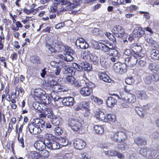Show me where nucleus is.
I'll list each match as a JSON object with an SVG mask.
<instances>
[{
	"instance_id": "obj_20",
	"label": "nucleus",
	"mask_w": 159,
	"mask_h": 159,
	"mask_svg": "<svg viewBox=\"0 0 159 159\" xmlns=\"http://www.w3.org/2000/svg\"><path fill=\"white\" fill-rule=\"evenodd\" d=\"M98 77L100 80L105 82L110 83L112 81L109 77L102 72L99 74Z\"/></svg>"
},
{
	"instance_id": "obj_24",
	"label": "nucleus",
	"mask_w": 159,
	"mask_h": 159,
	"mask_svg": "<svg viewBox=\"0 0 159 159\" xmlns=\"http://www.w3.org/2000/svg\"><path fill=\"white\" fill-rule=\"evenodd\" d=\"M31 61L34 64L38 65L40 64L42 61L40 57L36 56H32L30 57Z\"/></svg>"
},
{
	"instance_id": "obj_60",
	"label": "nucleus",
	"mask_w": 159,
	"mask_h": 159,
	"mask_svg": "<svg viewBox=\"0 0 159 159\" xmlns=\"http://www.w3.org/2000/svg\"><path fill=\"white\" fill-rule=\"evenodd\" d=\"M66 61H70L73 60L74 57L72 56L74 54H66Z\"/></svg>"
},
{
	"instance_id": "obj_19",
	"label": "nucleus",
	"mask_w": 159,
	"mask_h": 159,
	"mask_svg": "<svg viewBox=\"0 0 159 159\" xmlns=\"http://www.w3.org/2000/svg\"><path fill=\"white\" fill-rule=\"evenodd\" d=\"M37 98L39 100V102L41 104H48L49 103L48 98H47L46 95L43 93H41L39 97Z\"/></svg>"
},
{
	"instance_id": "obj_36",
	"label": "nucleus",
	"mask_w": 159,
	"mask_h": 159,
	"mask_svg": "<svg viewBox=\"0 0 159 159\" xmlns=\"http://www.w3.org/2000/svg\"><path fill=\"white\" fill-rule=\"evenodd\" d=\"M73 66L75 69L79 71H81L83 70V62L79 64L74 63L73 64Z\"/></svg>"
},
{
	"instance_id": "obj_63",
	"label": "nucleus",
	"mask_w": 159,
	"mask_h": 159,
	"mask_svg": "<svg viewBox=\"0 0 159 159\" xmlns=\"http://www.w3.org/2000/svg\"><path fill=\"white\" fill-rule=\"evenodd\" d=\"M43 120L40 119H36L34 121L35 125V126L39 128H40V125L41 124L40 122H42Z\"/></svg>"
},
{
	"instance_id": "obj_31",
	"label": "nucleus",
	"mask_w": 159,
	"mask_h": 159,
	"mask_svg": "<svg viewBox=\"0 0 159 159\" xmlns=\"http://www.w3.org/2000/svg\"><path fill=\"white\" fill-rule=\"evenodd\" d=\"M83 69L85 71H89L92 69V65L86 61L83 62Z\"/></svg>"
},
{
	"instance_id": "obj_22",
	"label": "nucleus",
	"mask_w": 159,
	"mask_h": 159,
	"mask_svg": "<svg viewBox=\"0 0 159 159\" xmlns=\"http://www.w3.org/2000/svg\"><path fill=\"white\" fill-rule=\"evenodd\" d=\"M148 69L154 73H159V66L153 63L150 64L148 67Z\"/></svg>"
},
{
	"instance_id": "obj_64",
	"label": "nucleus",
	"mask_w": 159,
	"mask_h": 159,
	"mask_svg": "<svg viewBox=\"0 0 159 159\" xmlns=\"http://www.w3.org/2000/svg\"><path fill=\"white\" fill-rule=\"evenodd\" d=\"M80 156V159H92L90 157L87 156L86 153L84 152L81 153Z\"/></svg>"
},
{
	"instance_id": "obj_44",
	"label": "nucleus",
	"mask_w": 159,
	"mask_h": 159,
	"mask_svg": "<svg viewBox=\"0 0 159 159\" xmlns=\"http://www.w3.org/2000/svg\"><path fill=\"white\" fill-rule=\"evenodd\" d=\"M143 80L145 84L149 85L152 81V77L150 76L147 75L145 77Z\"/></svg>"
},
{
	"instance_id": "obj_51",
	"label": "nucleus",
	"mask_w": 159,
	"mask_h": 159,
	"mask_svg": "<svg viewBox=\"0 0 159 159\" xmlns=\"http://www.w3.org/2000/svg\"><path fill=\"white\" fill-rule=\"evenodd\" d=\"M146 41L149 43H152L153 46L154 47H155L156 46V45H157V43L156 42L154 41L153 39L152 38L150 37L149 38H145Z\"/></svg>"
},
{
	"instance_id": "obj_26",
	"label": "nucleus",
	"mask_w": 159,
	"mask_h": 159,
	"mask_svg": "<svg viewBox=\"0 0 159 159\" xmlns=\"http://www.w3.org/2000/svg\"><path fill=\"white\" fill-rule=\"evenodd\" d=\"M131 49H133V50H134L135 51H133L135 53L134 54H136V53H139L142 50V47L139 44H133L131 46Z\"/></svg>"
},
{
	"instance_id": "obj_17",
	"label": "nucleus",
	"mask_w": 159,
	"mask_h": 159,
	"mask_svg": "<svg viewBox=\"0 0 159 159\" xmlns=\"http://www.w3.org/2000/svg\"><path fill=\"white\" fill-rule=\"evenodd\" d=\"M133 33L135 37L140 38L143 35L145 32L142 27H138V29H134Z\"/></svg>"
},
{
	"instance_id": "obj_55",
	"label": "nucleus",
	"mask_w": 159,
	"mask_h": 159,
	"mask_svg": "<svg viewBox=\"0 0 159 159\" xmlns=\"http://www.w3.org/2000/svg\"><path fill=\"white\" fill-rule=\"evenodd\" d=\"M66 48L64 52L66 53V54H68L71 55L74 54V51L72 49L70 48V47L67 46V47Z\"/></svg>"
},
{
	"instance_id": "obj_11",
	"label": "nucleus",
	"mask_w": 159,
	"mask_h": 159,
	"mask_svg": "<svg viewBox=\"0 0 159 159\" xmlns=\"http://www.w3.org/2000/svg\"><path fill=\"white\" fill-rule=\"evenodd\" d=\"M62 104L66 106H70L73 105L74 103L73 98L70 97L62 98L61 100Z\"/></svg>"
},
{
	"instance_id": "obj_21",
	"label": "nucleus",
	"mask_w": 159,
	"mask_h": 159,
	"mask_svg": "<svg viewBox=\"0 0 159 159\" xmlns=\"http://www.w3.org/2000/svg\"><path fill=\"white\" fill-rule=\"evenodd\" d=\"M52 120L51 121L52 125L54 126H58L61 124V119L59 116H55L53 115V117H52L51 118Z\"/></svg>"
},
{
	"instance_id": "obj_25",
	"label": "nucleus",
	"mask_w": 159,
	"mask_h": 159,
	"mask_svg": "<svg viewBox=\"0 0 159 159\" xmlns=\"http://www.w3.org/2000/svg\"><path fill=\"white\" fill-rule=\"evenodd\" d=\"M152 57L156 60H159V50L154 49L151 50L150 52Z\"/></svg>"
},
{
	"instance_id": "obj_40",
	"label": "nucleus",
	"mask_w": 159,
	"mask_h": 159,
	"mask_svg": "<svg viewBox=\"0 0 159 159\" xmlns=\"http://www.w3.org/2000/svg\"><path fill=\"white\" fill-rule=\"evenodd\" d=\"M42 104H40L39 102H34L33 103V107L34 108L37 110L41 112L43 111V108H42L41 106H42Z\"/></svg>"
},
{
	"instance_id": "obj_59",
	"label": "nucleus",
	"mask_w": 159,
	"mask_h": 159,
	"mask_svg": "<svg viewBox=\"0 0 159 159\" xmlns=\"http://www.w3.org/2000/svg\"><path fill=\"white\" fill-rule=\"evenodd\" d=\"M40 155L37 152L34 151L32 152L31 157L33 159H38Z\"/></svg>"
},
{
	"instance_id": "obj_8",
	"label": "nucleus",
	"mask_w": 159,
	"mask_h": 159,
	"mask_svg": "<svg viewBox=\"0 0 159 159\" xmlns=\"http://www.w3.org/2000/svg\"><path fill=\"white\" fill-rule=\"evenodd\" d=\"M75 45L77 48L81 49H86L88 48L89 44L84 39L78 38L75 42Z\"/></svg>"
},
{
	"instance_id": "obj_6",
	"label": "nucleus",
	"mask_w": 159,
	"mask_h": 159,
	"mask_svg": "<svg viewBox=\"0 0 159 159\" xmlns=\"http://www.w3.org/2000/svg\"><path fill=\"white\" fill-rule=\"evenodd\" d=\"M55 76L54 75L52 74H49L47 75L45 77V79L46 80H48V82L50 84L51 87H53L54 86H56L55 88L58 89V91H64L62 89H61L60 88V86L59 85H57V81L55 80Z\"/></svg>"
},
{
	"instance_id": "obj_33",
	"label": "nucleus",
	"mask_w": 159,
	"mask_h": 159,
	"mask_svg": "<svg viewBox=\"0 0 159 159\" xmlns=\"http://www.w3.org/2000/svg\"><path fill=\"white\" fill-rule=\"evenodd\" d=\"M68 143V141L65 138L61 137L59 138V144L62 147H64L67 146Z\"/></svg>"
},
{
	"instance_id": "obj_45",
	"label": "nucleus",
	"mask_w": 159,
	"mask_h": 159,
	"mask_svg": "<svg viewBox=\"0 0 159 159\" xmlns=\"http://www.w3.org/2000/svg\"><path fill=\"white\" fill-rule=\"evenodd\" d=\"M134 80L132 76H129L126 79L125 83L129 85H131L134 83Z\"/></svg>"
},
{
	"instance_id": "obj_23",
	"label": "nucleus",
	"mask_w": 159,
	"mask_h": 159,
	"mask_svg": "<svg viewBox=\"0 0 159 159\" xmlns=\"http://www.w3.org/2000/svg\"><path fill=\"white\" fill-rule=\"evenodd\" d=\"M125 100L128 102L134 103L135 101L136 98L135 96L132 94L130 93H127Z\"/></svg>"
},
{
	"instance_id": "obj_54",
	"label": "nucleus",
	"mask_w": 159,
	"mask_h": 159,
	"mask_svg": "<svg viewBox=\"0 0 159 159\" xmlns=\"http://www.w3.org/2000/svg\"><path fill=\"white\" fill-rule=\"evenodd\" d=\"M67 6H66L68 11L72 10L74 8V4L71 2L70 1H68Z\"/></svg>"
},
{
	"instance_id": "obj_52",
	"label": "nucleus",
	"mask_w": 159,
	"mask_h": 159,
	"mask_svg": "<svg viewBox=\"0 0 159 159\" xmlns=\"http://www.w3.org/2000/svg\"><path fill=\"white\" fill-rule=\"evenodd\" d=\"M110 47H109L107 45H106L102 43L101 46V49L102 48V50L104 51L105 52H108L109 50V48Z\"/></svg>"
},
{
	"instance_id": "obj_34",
	"label": "nucleus",
	"mask_w": 159,
	"mask_h": 159,
	"mask_svg": "<svg viewBox=\"0 0 159 159\" xmlns=\"http://www.w3.org/2000/svg\"><path fill=\"white\" fill-rule=\"evenodd\" d=\"M150 148L145 147L143 148H141L139 150V153L143 156H145L147 157L148 155V152H150Z\"/></svg>"
},
{
	"instance_id": "obj_39",
	"label": "nucleus",
	"mask_w": 159,
	"mask_h": 159,
	"mask_svg": "<svg viewBox=\"0 0 159 159\" xmlns=\"http://www.w3.org/2000/svg\"><path fill=\"white\" fill-rule=\"evenodd\" d=\"M106 119L107 121L114 122L116 120V116L114 114H108L106 115Z\"/></svg>"
},
{
	"instance_id": "obj_1",
	"label": "nucleus",
	"mask_w": 159,
	"mask_h": 159,
	"mask_svg": "<svg viewBox=\"0 0 159 159\" xmlns=\"http://www.w3.org/2000/svg\"><path fill=\"white\" fill-rule=\"evenodd\" d=\"M68 125L74 131H77L81 129L82 124L80 120L77 118H71L68 120Z\"/></svg>"
},
{
	"instance_id": "obj_49",
	"label": "nucleus",
	"mask_w": 159,
	"mask_h": 159,
	"mask_svg": "<svg viewBox=\"0 0 159 159\" xmlns=\"http://www.w3.org/2000/svg\"><path fill=\"white\" fill-rule=\"evenodd\" d=\"M29 130L30 132V133L33 134V133H34V131L35 129V128L36 127V126H35L33 124H28V126Z\"/></svg>"
},
{
	"instance_id": "obj_16",
	"label": "nucleus",
	"mask_w": 159,
	"mask_h": 159,
	"mask_svg": "<svg viewBox=\"0 0 159 159\" xmlns=\"http://www.w3.org/2000/svg\"><path fill=\"white\" fill-rule=\"evenodd\" d=\"M98 52H95L94 53H92L90 57V61L93 62V64L97 66L99 64V59L97 56Z\"/></svg>"
},
{
	"instance_id": "obj_29",
	"label": "nucleus",
	"mask_w": 159,
	"mask_h": 159,
	"mask_svg": "<svg viewBox=\"0 0 159 159\" xmlns=\"http://www.w3.org/2000/svg\"><path fill=\"white\" fill-rule=\"evenodd\" d=\"M43 112L48 118H51L52 117H53L54 114L51 108H45Z\"/></svg>"
},
{
	"instance_id": "obj_2",
	"label": "nucleus",
	"mask_w": 159,
	"mask_h": 159,
	"mask_svg": "<svg viewBox=\"0 0 159 159\" xmlns=\"http://www.w3.org/2000/svg\"><path fill=\"white\" fill-rule=\"evenodd\" d=\"M51 44V43L50 41H47L46 42L45 45L47 49H48V51L50 52L51 53H56L57 52V50H58V52H65L66 48V47L67 46L63 43L61 45H60V46H58V47H56L57 49H56L54 47L51 46L50 45Z\"/></svg>"
},
{
	"instance_id": "obj_56",
	"label": "nucleus",
	"mask_w": 159,
	"mask_h": 159,
	"mask_svg": "<svg viewBox=\"0 0 159 159\" xmlns=\"http://www.w3.org/2000/svg\"><path fill=\"white\" fill-rule=\"evenodd\" d=\"M41 91V89H36L34 90V95L36 98H38L41 95V93H42Z\"/></svg>"
},
{
	"instance_id": "obj_38",
	"label": "nucleus",
	"mask_w": 159,
	"mask_h": 159,
	"mask_svg": "<svg viewBox=\"0 0 159 159\" xmlns=\"http://www.w3.org/2000/svg\"><path fill=\"white\" fill-rule=\"evenodd\" d=\"M66 67L67 68V69L66 70V73L68 74V75H70L72 76V75H75V68L70 67L69 66H68V67H67V66Z\"/></svg>"
},
{
	"instance_id": "obj_10",
	"label": "nucleus",
	"mask_w": 159,
	"mask_h": 159,
	"mask_svg": "<svg viewBox=\"0 0 159 159\" xmlns=\"http://www.w3.org/2000/svg\"><path fill=\"white\" fill-rule=\"evenodd\" d=\"M74 145L75 148L77 149H81L84 148L86 143L83 140L78 139L75 140Z\"/></svg>"
},
{
	"instance_id": "obj_53",
	"label": "nucleus",
	"mask_w": 159,
	"mask_h": 159,
	"mask_svg": "<svg viewBox=\"0 0 159 159\" xmlns=\"http://www.w3.org/2000/svg\"><path fill=\"white\" fill-rule=\"evenodd\" d=\"M158 73H155L152 75V81L155 82H157L159 80V75L158 74Z\"/></svg>"
},
{
	"instance_id": "obj_30",
	"label": "nucleus",
	"mask_w": 159,
	"mask_h": 159,
	"mask_svg": "<svg viewBox=\"0 0 159 159\" xmlns=\"http://www.w3.org/2000/svg\"><path fill=\"white\" fill-rule=\"evenodd\" d=\"M107 59L103 56H102L100 58V62L101 66L103 67H106L108 65Z\"/></svg>"
},
{
	"instance_id": "obj_35",
	"label": "nucleus",
	"mask_w": 159,
	"mask_h": 159,
	"mask_svg": "<svg viewBox=\"0 0 159 159\" xmlns=\"http://www.w3.org/2000/svg\"><path fill=\"white\" fill-rule=\"evenodd\" d=\"M135 111L141 117H144V111L142 108L138 107H136L135 108Z\"/></svg>"
},
{
	"instance_id": "obj_27",
	"label": "nucleus",
	"mask_w": 159,
	"mask_h": 159,
	"mask_svg": "<svg viewBox=\"0 0 159 159\" xmlns=\"http://www.w3.org/2000/svg\"><path fill=\"white\" fill-rule=\"evenodd\" d=\"M118 53V50L115 47H114L113 46H112V48L110 47L109 48L108 54L112 57H116L117 56Z\"/></svg>"
},
{
	"instance_id": "obj_50",
	"label": "nucleus",
	"mask_w": 159,
	"mask_h": 159,
	"mask_svg": "<svg viewBox=\"0 0 159 159\" xmlns=\"http://www.w3.org/2000/svg\"><path fill=\"white\" fill-rule=\"evenodd\" d=\"M41 151V156L43 157L44 159L45 158H47L49 156V152L48 151L43 149Z\"/></svg>"
},
{
	"instance_id": "obj_13",
	"label": "nucleus",
	"mask_w": 159,
	"mask_h": 159,
	"mask_svg": "<svg viewBox=\"0 0 159 159\" xmlns=\"http://www.w3.org/2000/svg\"><path fill=\"white\" fill-rule=\"evenodd\" d=\"M95 114V117L98 120L105 122L107 121L106 119V115L103 112L100 111H96Z\"/></svg>"
},
{
	"instance_id": "obj_42",
	"label": "nucleus",
	"mask_w": 159,
	"mask_h": 159,
	"mask_svg": "<svg viewBox=\"0 0 159 159\" xmlns=\"http://www.w3.org/2000/svg\"><path fill=\"white\" fill-rule=\"evenodd\" d=\"M91 98L92 100L93 101L97 103L98 105H101L102 103V100L97 97L93 96L91 97Z\"/></svg>"
},
{
	"instance_id": "obj_62",
	"label": "nucleus",
	"mask_w": 159,
	"mask_h": 159,
	"mask_svg": "<svg viewBox=\"0 0 159 159\" xmlns=\"http://www.w3.org/2000/svg\"><path fill=\"white\" fill-rule=\"evenodd\" d=\"M92 53H91L90 51L88 49L87 50L85 51L83 53V58H84V57H85V58H87V57H86L88 56H89V57H90V55H92Z\"/></svg>"
},
{
	"instance_id": "obj_58",
	"label": "nucleus",
	"mask_w": 159,
	"mask_h": 159,
	"mask_svg": "<svg viewBox=\"0 0 159 159\" xmlns=\"http://www.w3.org/2000/svg\"><path fill=\"white\" fill-rule=\"evenodd\" d=\"M82 106L85 109L88 111H89V103L87 102L84 101L82 103Z\"/></svg>"
},
{
	"instance_id": "obj_43",
	"label": "nucleus",
	"mask_w": 159,
	"mask_h": 159,
	"mask_svg": "<svg viewBox=\"0 0 159 159\" xmlns=\"http://www.w3.org/2000/svg\"><path fill=\"white\" fill-rule=\"evenodd\" d=\"M105 155L108 156L113 157L115 156L116 154V151L114 150H111L105 152Z\"/></svg>"
},
{
	"instance_id": "obj_46",
	"label": "nucleus",
	"mask_w": 159,
	"mask_h": 159,
	"mask_svg": "<svg viewBox=\"0 0 159 159\" xmlns=\"http://www.w3.org/2000/svg\"><path fill=\"white\" fill-rule=\"evenodd\" d=\"M102 43H98V42L93 41L92 42V44L94 48L96 49H101V46Z\"/></svg>"
},
{
	"instance_id": "obj_28",
	"label": "nucleus",
	"mask_w": 159,
	"mask_h": 159,
	"mask_svg": "<svg viewBox=\"0 0 159 159\" xmlns=\"http://www.w3.org/2000/svg\"><path fill=\"white\" fill-rule=\"evenodd\" d=\"M94 129L95 133L97 134L101 135L104 133V129L101 125H96L94 127Z\"/></svg>"
},
{
	"instance_id": "obj_4",
	"label": "nucleus",
	"mask_w": 159,
	"mask_h": 159,
	"mask_svg": "<svg viewBox=\"0 0 159 159\" xmlns=\"http://www.w3.org/2000/svg\"><path fill=\"white\" fill-rule=\"evenodd\" d=\"M86 85V87H82L80 91V94L84 97H88L89 96L92 92L91 85H93V83L91 82L85 83Z\"/></svg>"
},
{
	"instance_id": "obj_57",
	"label": "nucleus",
	"mask_w": 159,
	"mask_h": 159,
	"mask_svg": "<svg viewBox=\"0 0 159 159\" xmlns=\"http://www.w3.org/2000/svg\"><path fill=\"white\" fill-rule=\"evenodd\" d=\"M135 53L133 50L129 49H127L124 52V54L125 55L129 56L130 55H134Z\"/></svg>"
},
{
	"instance_id": "obj_5",
	"label": "nucleus",
	"mask_w": 159,
	"mask_h": 159,
	"mask_svg": "<svg viewBox=\"0 0 159 159\" xmlns=\"http://www.w3.org/2000/svg\"><path fill=\"white\" fill-rule=\"evenodd\" d=\"M66 80L67 83L78 87H83L84 82V80H82L81 81H79L71 75L67 76Z\"/></svg>"
},
{
	"instance_id": "obj_14",
	"label": "nucleus",
	"mask_w": 159,
	"mask_h": 159,
	"mask_svg": "<svg viewBox=\"0 0 159 159\" xmlns=\"http://www.w3.org/2000/svg\"><path fill=\"white\" fill-rule=\"evenodd\" d=\"M106 102L107 105L108 107L112 108L116 104L117 100L114 97H108Z\"/></svg>"
},
{
	"instance_id": "obj_3",
	"label": "nucleus",
	"mask_w": 159,
	"mask_h": 159,
	"mask_svg": "<svg viewBox=\"0 0 159 159\" xmlns=\"http://www.w3.org/2000/svg\"><path fill=\"white\" fill-rule=\"evenodd\" d=\"M113 140L117 142H123L125 141L127 138L126 133L122 131H119L114 133L111 136Z\"/></svg>"
},
{
	"instance_id": "obj_41",
	"label": "nucleus",
	"mask_w": 159,
	"mask_h": 159,
	"mask_svg": "<svg viewBox=\"0 0 159 159\" xmlns=\"http://www.w3.org/2000/svg\"><path fill=\"white\" fill-rule=\"evenodd\" d=\"M122 65V64L121 63L117 62L115 63L113 66V68L115 71L117 73H118L120 69L121 68V67Z\"/></svg>"
},
{
	"instance_id": "obj_9",
	"label": "nucleus",
	"mask_w": 159,
	"mask_h": 159,
	"mask_svg": "<svg viewBox=\"0 0 159 159\" xmlns=\"http://www.w3.org/2000/svg\"><path fill=\"white\" fill-rule=\"evenodd\" d=\"M112 32L116 37L122 38L124 33V29L119 25L114 27L112 30Z\"/></svg>"
},
{
	"instance_id": "obj_37",
	"label": "nucleus",
	"mask_w": 159,
	"mask_h": 159,
	"mask_svg": "<svg viewBox=\"0 0 159 159\" xmlns=\"http://www.w3.org/2000/svg\"><path fill=\"white\" fill-rule=\"evenodd\" d=\"M47 139L48 140V142L46 143V144H47V143L48 144L50 143V142H53L56 141V139L55 136L51 134H47Z\"/></svg>"
},
{
	"instance_id": "obj_47",
	"label": "nucleus",
	"mask_w": 159,
	"mask_h": 159,
	"mask_svg": "<svg viewBox=\"0 0 159 159\" xmlns=\"http://www.w3.org/2000/svg\"><path fill=\"white\" fill-rule=\"evenodd\" d=\"M150 151L148 152V155H147V157L154 158L156 154V151L150 148Z\"/></svg>"
},
{
	"instance_id": "obj_12",
	"label": "nucleus",
	"mask_w": 159,
	"mask_h": 159,
	"mask_svg": "<svg viewBox=\"0 0 159 159\" xmlns=\"http://www.w3.org/2000/svg\"><path fill=\"white\" fill-rule=\"evenodd\" d=\"M46 144L44 141H38L35 142L34 147L35 148L39 151H42L45 148Z\"/></svg>"
},
{
	"instance_id": "obj_15",
	"label": "nucleus",
	"mask_w": 159,
	"mask_h": 159,
	"mask_svg": "<svg viewBox=\"0 0 159 159\" xmlns=\"http://www.w3.org/2000/svg\"><path fill=\"white\" fill-rule=\"evenodd\" d=\"M134 143L138 146L146 145L147 143V140L144 138L140 137H138L134 139Z\"/></svg>"
},
{
	"instance_id": "obj_18",
	"label": "nucleus",
	"mask_w": 159,
	"mask_h": 159,
	"mask_svg": "<svg viewBox=\"0 0 159 159\" xmlns=\"http://www.w3.org/2000/svg\"><path fill=\"white\" fill-rule=\"evenodd\" d=\"M47 148L51 150H56L60 148V145L59 143L56 141L52 142H51L49 143H47L46 144Z\"/></svg>"
},
{
	"instance_id": "obj_48",
	"label": "nucleus",
	"mask_w": 159,
	"mask_h": 159,
	"mask_svg": "<svg viewBox=\"0 0 159 159\" xmlns=\"http://www.w3.org/2000/svg\"><path fill=\"white\" fill-rule=\"evenodd\" d=\"M54 131H55V134L57 135H59L63 133V130L59 126L56 127Z\"/></svg>"
},
{
	"instance_id": "obj_7",
	"label": "nucleus",
	"mask_w": 159,
	"mask_h": 159,
	"mask_svg": "<svg viewBox=\"0 0 159 159\" xmlns=\"http://www.w3.org/2000/svg\"><path fill=\"white\" fill-rule=\"evenodd\" d=\"M138 60L136 56L132 55L125 59V64L126 66L131 67L136 65Z\"/></svg>"
},
{
	"instance_id": "obj_61",
	"label": "nucleus",
	"mask_w": 159,
	"mask_h": 159,
	"mask_svg": "<svg viewBox=\"0 0 159 159\" xmlns=\"http://www.w3.org/2000/svg\"><path fill=\"white\" fill-rule=\"evenodd\" d=\"M146 64V61L145 58H143L142 59L139 60L138 63L139 66L141 67L144 66Z\"/></svg>"
},
{
	"instance_id": "obj_32",
	"label": "nucleus",
	"mask_w": 159,
	"mask_h": 159,
	"mask_svg": "<svg viewBox=\"0 0 159 159\" xmlns=\"http://www.w3.org/2000/svg\"><path fill=\"white\" fill-rule=\"evenodd\" d=\"M137 94L138 98L141 100L145 99L146 98L147 96L146 92L144 91H138Z\"/></svg>"
}]
</instances>
